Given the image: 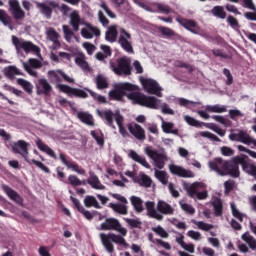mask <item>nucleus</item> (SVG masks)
<instances>
[{
  "label": "nucleus",
  "instance_id": "obj_1",
  "mask_svg": "<svg viewBox=\"0 0 256 256\" xmlns=\"http://www.w3.org/2000/svg\"><path fill=\"white\" fill-rule=\"evenodd\" d=\"M239 156H234L231 160H224L221 157L214 158V160L209 162V168L211 171H215L221 177L229 176L232 179H237L241 175L239 170V162L236 161Z\"/></svg>",
  "mask_w": 256,
  "mask_h": 256
},
{
  "label": "nucleus",
  "instance_id": "obj_2",
  "mask_svg": "<svg viewBox=\"0 0 256 256\" xmlns=\"http://www.w3.org/2000/svg\"><path fill=\"white\" fill-rule=\"evenodd\" d=\"M145 207L148 217H151V219H156V221H163V215L175 214V209L173 208V206L163 200H159L157 203L158 212L155 210V202L153 201H147L145 203Z\"/></svg>",
  "mask_w": 256,
  "mask_h": 256
},
{
  "label": "nucleus",
  "instance_id": "obj_3",
  "mask_svg": "<svg viewBox=\"0 0 256 256\" xmlns=\"http://www.w3.org/2000/svg\"><path fill=\"white\" fill-rule=\"evenodd\" d=\"M12 151L17 155H21V157H23V159L26 161V163H29V165H35L44 173H51L49 167L45 166L43 162L29 158V143L25 142V140H18L17 142H15L12 145Z\"/></svg>",
  "mask_w": 256,
  "mask_h": 256
},
{
  "label": "nucleus",
  "instance_id": "obj_4",
  "mask_svg": "<svg viewBox=\"0 0 256 256\" xmlns=\"http://www.w3.org/2000/svg\"><path fill=\"white\" fill-rule=\"evenodd\" d=\"M126 96L130 101L136 103V105H141V107H147L148 109H159V105H161V100L140 92H131Z\"/></svg>",
  "mask_w": 256,
  "mask_h": 256
},
{
  "label": "nucleus",
  "instance_id": "obj_5",
  "mask_svg": "<svg viewBox=\"0 0 256 256\" xmlns=\"http://www.w3.org/2000/svg\"><path fill=\"white\" fill-rule=\"evenodd\" d=\"M99 237L104 249H106L107 253H109L110 255L115 253V246L113 245V243H116V245H123V247H127V241L121 235H117L115 233H100Z\"/></svg>",
  "mask_w": 256,
  "mask_h": 256
},
{
  "label": "nucleus",
  "instance_id": "obj_6",
  "mask_svg": "<svg viewBox=\"0 0 256 256\" xmlns=\"http://www.w3.org/2000/svg\"><path fill=\"white\" fill-rule=\"evenodd\" d=\"M184 189L191 199L203 201L209 197V192L205 189V183L194 182L193 184H184Z\"/></svg>",
  "mask_w": 256,
  "mask_h": 256
},
{
  "label": "nucleus",
  "instance_id": "obj_7",
  "mask_svg": "<svg viewBox=\"0 0 256 256\" xmlns=\"http://www.w3.org/2000/svg\"><path fill=\"white\" fill-rule=\"evenodd\" d=\"M136 90H137V86L129 82L119 83V84H116L114 86V89L108 93V97L110 101H122L123 97L127 95V91H136Z\"/></svg>",
  "mask_w": 256,
  "mask_h": 256
},
{
  "label": "nucleus",
  "instance_id": "obj_8",
  "mask_svg": "<svg viewBox=\"0 0 256 256\" xmlns=\"http://www.w3.org/2000/svg\"><path fill=\"white\" fill-rule=\"evenodd\" d=\"M100 231H117L122 237H127V228L123 227L116 218H106L100 225Z\"/></svg>",
  "mask_w": 256,
  "mask_h": 256
},
{
  "label": "nucleus",
  "instance_id": "obj_9",
  "mask_svg": "<svg viewBox=\"0 0 256 256\" xmlns=\"http://www.w3.org/2000/svg\"><path fill=\"white\" fill-rule=\"evenodd\" d=\"M12 43L16 51H25V53H40L41 49L31 41L19 39L17 36H12Z\"/></svg>",
  "mask_w": 256,
  "mask_h": 256
},
{
  "label": "nucleus",
  "instance_id": "obj_10",
  "mask_svg": "<svg viewBox=\"0 0 256 256\" xmlns=\"http://www.w3.org/2000/svg\"><path fill=\"white\" fill-rule=\"evenodd\" d=\"M116 75H131V60L127 57H121L117 60V66L113 68Z\"/></svg>",
  "mask_w": 256,
  "mask_h": 256
},
{
  "label": "nucleus",
  "instance_id": "obj_11",
  "mask_svg": "<svg viewBox=\"0 0 256 256\" xmlns=\"http://www.w3.org/2000/svg\"><path fill=\"white\" fill-rule=\"evenodd\" d=\"M36 7L46 19H51L53 17V9H59V3L55 1H49L47 3L37 2Z\"/></svg>",
  "mask_w": 256,
  "mask_h": 256
},
{
  "label": "nucleus",
  "instance_id": "obj_12",
  "mask_svg": "<svg viewBox=\"0 0 256 256\" xmlns=\"http://www.w3.org/2000/svg\"><path fill=\"white\" fill-rule=\"evenodd\" d=\"M141 84L144 87L146 93L150 95H156V97H163V93H161V87H159V83L153 79H143L141 80Z\"/></svg>",
  "mask_w": 256,
  "mask_h": 256
},
{
  "label": "nucleus",
  "instance_id": "obj_13",
  "mask_svg": "<svg viewBox=\"0 0 256 256\" xmlns=\"http://www.w3.org/2000/svg\"><path fill=\"white\" fill-rule=\"evenodd\" d=\"M112 197L114 199H117V201H120V203H124V204L110 203L109 204L110 209H113V211H115V213H119V215H127V213H129L127 208V203L129 202L127 201V198H125L124 196H121V194H113Z\"/></svg>",
  "mask_w": 256,
  "mask_h": 256
},
{
  "label": "nucleus",
  "instance_id": "obj_14",
  "mask_svg": "<svg viewBox=\"0 0 256 256\" xmlns=\"http://www.w3.org/2000/svg\"><path fill=\"white\" fill-rule=\"evenodd\" d=\"M9 11L15 21H23L25 19V10L21 8L19 0H9Z\"/></svg>",
  "mask_w": 256,
  "mask_h": 256
},
{
  "label": "nucleus",
  "instance_id": "obj_15",
  "mask_svg": "<svg viewBox=\"0 0 256 256\" xmlns=\"http://www.w3.org/2000/svg\"><path fill=\"white\" fill-rule=\"evenodd\" d=\"M47 75L50 83H61V77L67 83H75V80L65 74V72L62 70H50L48 71Z\"/></svg>",
  "mask_w": 256,
  "mask_h": 256
},
{
  "label": "nucleus",
  "instance_id": "obj_16",
  "mask_svg": "<svg viewBox=\"0 0 256 256\" xmlns=\"http://www.w3.org/2000/svg\"><path fill=\"white\" fill-rule=\"evenodd\" d=\"M145 153H146V155H148V157H150V159L154 160L155 167H157V169H164L165 155L158 153L157 150H153L150 147H147L145 149Z\"/></svg>",
  "mask_w": 256,
  "mask_h": 256
},
{
  "label": "nucleus",
  "instance_id": "obj_17",
  "mask_svg": "<svg viewBox=\"0 0 256 256\" xmlns=\"http://www.w3.org/2000/svg\"><path fill=\"white\" fill-rule=\"evenodd\" d=\"M176 21L177 23H179V25L184 27V29L190 31V33H193L194 35H199V25L195 22V20L178 16L176 18Z\"/></svg>",
  "mask_w": 256,
  "mask_h": 256
},
{
  "label": "nucleus",
  "instance_id": "obj_18",
  "mask_svg": "<svg viewBox=\"0 0 256 256\" xmlns=\"http://www.w3.org/2000/svg\"><path fill=\"white\" fill-rule=\"evenodd\" d=\"M59 159L67 169H72V171H75L78 175H85V169L81 168L77 162L67 159V155L60 153Z\"/></svg>",
  "mask_w": 256,
  "mask_h": 256
},
{
  "label": "nucleus",
  "instance_id": "obj_19",
  "mask_svg": "<svg viewBox=\"0 0 256 256\" xmlns=\"http://www.w3.org/2000/svg\"><path fill=\"white\" fill-rule=\"evenodd\" d=\"M2 191L6 193L7 197L11 199V201H14L17 205H20V207H23V197L17 193V191L13 190V188L7 186V184L1 185Z\"/></svg>",
  "mask_w": 256,
  "mask_h": 256
},
{
  "label": "nucleus",
  "instance_id": "obj_20",
  "mask_svg": "<svg viewBox=\"0 0 256 256\" xmlns=\"http://www.w3.org/2000/svg\"><path fill=\"white\" fill-rule=\"evenodd\" d=\"M169 171L172 173V175H177V177H183L185 179L195 177V174H193L191 170H187L175 164L169 165Z\"/></svg>",
  "mask_w": 256,
  "mask_h": 256
},
{
  "label": "nucleus",
  "instance_id": "obj_21",
  "mask_svg": "<svg viewBox=\"0 0 256 256\" xmlns=\"http://www.w3.org/2000/svg\"><path fill=\"white\" fill-rule=\"evenodd\" d=\"M81 35L84 39H93V37H101V30L97 26L90 23L86 24L85 28L81 29Z\"/></svg>",
  "mask_w": 256,
  "mask_h": 256
},
{
  "label": "nucleus",
  "instance_id": "obj_22",
  "mask_svg": "<svg viewBox=\"0 0 256 256\" xmlns=\"http://www.w3.org/2000/svg\"><path fill=\"white\" fill-rule=\"evenodd\" d=\"M128 131L137 139L138 141H145L147 139V136L145 135V129L141 127L139 124H127Z\"/></svg>",
  "mask_w": 256,
  "mask_h": 256
},
{
  "label": "nucleus",
  "instance_id": "obj_23",
  "mask_svg": "<svg viewBox=\"0 0 256 256\" xmlns=\"http://www.w3.org/2000/svg\"><path fill=\"white\" fill-rule=\"evenodd\" d=\"M236 163H238V165H241L242 171H244V173H247L248 175H251V173L253 172V167H255V164L251 163L249 156L245 154L238 156V158H236Z\"/></svg>",
  "mask_w": 256,
  "mask_h": 256
},
{
  "label": "nucleus",
  "instance_id": "obj_24",
  "mask_svg": "<svg viewBox=\"0 0 256 256\" xmlns=\"http://www.w3.org/2000/svg\"><path fill=\"white\" fill-rule=\"evenodd\" d=\"M236 163H238V165H241L242 171H244V173H247L248 175H251V173L253 172V167H255V164L251 163L249 156L245 154L238 156V158H236Z\"/></svg>",
  "mask_w": 256,
  "mask_h": 256
},
{
  "label": "nucleus",
  "instance_id": "obj_25",
  "mask_svg": "<svg viewBox=\"0 0 256 256\" xmlns=\"http://www.w3.org/2000/svg\"><path fill=\"white\" fill-rule=\"evenodd\" d=\"M230 141H238L244 143V145H251L253 138L247 134V132L240 130L238 133H232L229 135Z\"/></svg>",
  "mask_w": 256,
  "mask_h": 256
},
{
  "label": "nucleus",
  "instance_id": "obj_26",
  "mask_svg": "<svg viewBox=\"0 0 256 256\" xmlns=\"http://www.w3.org/2000/svg\"><path fill=\"white\" fill-rule=\"evenodd\" d=\"M38 89L37 94L38 95H45L46 97L51 95V91H53V87L51 84H49V81L45 78H41L38 80Z\"/></svg>",
  "mask_w": 256,
  "mask_h": 256
},
{
  "label": "nucleus",
  "instance_id": "obj_27",
  "mask_svg": "<svg viewBox=\"0 0 256 256\" xmlns=\"http://www.w3.org/2000/svg\"><path fill=\"white\" fill-rule=\"evenodd\" d=\"M98 114L102 119H105L106 125H108V127L116 129L115 124L113 123V119H115V113H113L112 110H105L103 112L98 111Z\"/></svg>",
  "mask_w": 256,
  "mask_h": 256
},
{
  "label": "nucleus",
  "instance_id": "obj_28",
  "mask_svg": "<svg viewBox=\"0 0 256 256\" xmlns=\"http://www.w3.org/2000/svg\"><path fill=\"white\" fill-rule=\"evenodd\" d=\"M36 145L40 151L46 153V155H49V157H52V159H57V154H55V151H53V149H51V147H49L47 144L43 143L41 138L36 140Z\"/></svg>",
  "mask_w": 256,
  "mask_h": 256
},
{
  "label": "nucleus",
  "instance_id": "obj_29",
  "mask_svg": "<svg viewBox=\"0 0 256 256\" xmlns=\"http://www.w3.org/2000/svg\"><path fill=\"white\" fill-rule=\"evenodd\" d=\"M129 157L136 163H139V165H142V167H145V169H151V165H149V162H147V159L145 157L140 156L135 152V150H131L129 152Z\"/></svg>",
  "mask_w": 256,
  "mask_h": 256
},
{
  "label": "nucleus",
  "instance_id": "obj_30",
  "mask_svg": "<svg viewBox=\"0 0 256 256\" xmlns=\"http://www.w3.org/2000/svg\"><path fill=\"white\" fill-rule=\"evenodd\" d=\"M87 183L90 184L92 189H98V190L105 189V186L101 184L99 177H97V175H95L94 172L89 173V178L87 179Z\"/></svg>",
  "mask_w": 256,
  "mask_h": 256
},
{
  "label": "nucleus",
  "instance_id": "obj_31",
  "mask_svg": "<svg viewBox=\"0 0 256 256\" xmlns=\"http://www.w3.org/2000/svg\"><path fill=\"white\" fill-rule=\"evenodd\" d=\"M77 118L84 123L85 125H88L89 127L95 126V121L93 120V115L89 114L88 112H77Z\"/></svg>",
  "mask_w": 256,
  "mask_h": 256
},
{
  "label": "nucleus",
  "instance_id": "obj_32",
  "mask_svg": "<svg viewBox=\"0 0 256 256\" xmlns=\"http://www.w3.org/2000/svg\"><path fill=\"white\" fill-rule=\"evenodd\" d=\"M47 37L52 41L55 49H59L61 47V42H59V33L55 30V28H49L47 31Z\"/></svg>",
  "mask_w": 256,
  "mask_h": 256
},
{
  "label": "nucleus",
  "instance_id": "obj_33",
  "mask_svg": "<svg viewBox=\"0 0 256 256\" xmlns=\"http://www.w3.org/2000/svg\"><path fill=\"white\" fill-rule=\"evenodd\" d=\"M130 203L134 207L136 213H143V211H145V208L143 207V199L139 196H131Z\"/></svg>",
  "mask_w": 256,
  "mask_h": 256
},
{
  "label": "nucleus",
  "instance_id": "obj_34",
  "mask_svg": "<svg viewBox=\"0 0 256 256\" xmlns=\"http://www.w3.org/2000/svg\"><path fill=\"white\" fill-rule=\"evenodd\" d=\"M70 25L73 28V31H79V25H81V16L79 12L73 11L70 14Z\"/></svg>",
  "mask_w": 256,
  "mask_h": 256
},
{
  "label": "nucleus",
  "instance_id": "obj_35",
  "mask_svg": "<svg viewBox=\"0 0 256 256\" xmlns=\"http://www.w3.org/2000/svg\"><path fill=\"white\" fill-rule=\"evenodd\" d=\"M213 209H214V215L215 217H222L223 216V201L219 198H216L211 203Z\"/></svg>",
  "mask_w": 256,
  "mask_h": 256
},
{
  "label": "nucleus",
  "instance_id": "obj_36",
  "mask_svg": "<svg viewBox=\"0 0 256 256\" xmlns=\"http://www.w3.org/2000/svg\"><path fill=\"white\" fill-rule=\"evenodd\" d=\"M118 33L119 32L117 31V26H110L105 34L106 41H109L110 43H115V41H117Z\"/></svg>",
  "mask_w": 256,
  "mask_h": 256
},
{
  "label": "nucleus",
  "instance_id": "obj_37",
  "mask_svg": "<svg viewBox=\"0 0 256 256\" xmlns=\"http://www.w3.org/2000/svg\"><path fill=\"white\" fill-rule=\"evenodd\" d=\"M118 43L123 48V50L126 51V53H129V54L135 53L131 42H129V40L125 39L123 36H119Z\"/></svg>",
  "mask_w": 256,
  "mask_h": 256
},
{
  "label": "nucleus",
  "instance_id": "obj_38",
  "mask_svg": "<svg viewBox=\"0 0 256 256\" xmlns=\"http://www.w3.org/2000/svg\"><path fill=\"white\" fill-rule=\"evenodd\" d=\"M84 205L85 207H87L88 209H90V207H94L95 209H101V205L99 204V202L97 201V198H95V196H91V195H87L84 199Z\"/></svg>",
  "mask_w": 256,
  "mask_h": 256
},
{
  "label": "nucleus",
  "instance_id": "obj_39",
  "mask_svg": "<svg viewBox=\"0 0 256 256\" xmlns=\"http://www.w3.org/2000/svg\"><path fill=\"white\" fill-rule=\"evenodd\" d=\"M211 13L218 19H226L227 17V12H225V8L223 6H214Z\"/></svg>",
  "mask_w": 256,
  "mask_h": 256
},
{
  "label": "nucleus",
  "instance_id": "obj_40",
  "mask_svg": "<svg viewBox=\"0 0 256 256\" xmlns=\"http://www.w3.org/2000/svg\"><path fill=\"white\" fill-rule=\"evenodd\" d=\"M242 241H245V243H247L249 245L250 249L255 251L256 239H255V237L251 236V234L249 232H246L242 235Z\"/></svg>",
  "mask_w": 256,
  "mask_h": 256
},
{
  "label": "nucleus",
  "instance_id": "obj_41",
  "mask_svg": "<svg viewBox=\"0 0 256 256\" xmlns=\"http://www.w3.org/2000/svg\"><path fill=\"white\" fill-rule=\"evenodd\" d=\"M96 87L99 90L107 89L109 87V82H107V78L103 77V75L99 74L95 79Z\"/></svg>",
  "mask_w": 256,
  "mask_h": 256
},
{
  "label": "nucleus",
  "instance_id": "obj_42",
  "mask_svg": "<svg viewBox=\"0 0 256 256\" xmlns=\"http://www.w3.org/2000/svg\"><path fill=\"white\" fill-rule=\"evenodd\" d=\"M115 121L118 125V129H119V132L121 133V135L123 137H126L127 130L125 129V127H123V121H124L123 115H121L119 112L116 113L115 114Z\"/></svg>",
  "mask_w": 256,
  "mask_h": 256
},
{
  "label": "nucleus",
  "instance_id": "obj_43",
  "mask_svg": "<svg viewBox=\"0 0 256 256\" xmlns=\"http://www.w3.org/2000/svg\"><path fill=\"white\" fill-rule=\"evenodd\" d=\"M154 175L162 185L169 183V175L163 170H155Z\"/></svg>",
  "mask_w": 256,
  "mask_h": 256
},
{
  "label": "nucleus",
  "instance_id": "obj_44",
  "mask_svg": "<svg viewBox=\"0 0 256 256\" xmlns=\"http://www.w3.org/2000/svg\"><path fill=\"white\" fill-rule=\"evenodd\" d=\"M206 111L208 113H226L227 111V107L225 106H221L219 104H216V105H207L206 106Z\"/></svg>",
  "mask_w": 256,
  "mask_h": 256
},
{
  "label": "nucleus",
  "instance_id": "obj_45",
  "mask_svg": "<svg viewBox=\"0 0 256 256\" xmlns=\"http://www.w3.org/2000/svg\"><path fill=\"white\" fill-rule=\"evenodd\" d=\"M184 121H186L187 124L190 125V127H197V128H201L203 127V125H205V123L198 121L197 119L189 116V115H185L184 116Z\"/></svg>",
  "mask_w": 256,
  "mask_h": 256
},
{
  "label": "nucleus",
  "instance_id": "obj_46",
  "mask_svg": "<svg viewBox=\"0 0 256 256\" xmlns=\"http://www.w3.org/2000/svg\"><path fill=\"white\" fill-rule=\"evenodd\" d=\"M192 223L198 227L201 231H211V229H215L213 224H208L203 221L192 220Z\"/></svg>",
  "mask_w": 256,
  "mask_h": 256
},
{
  "label": "nucleus",
  "instance_id": "obj_47",
  "mask_svg": "<svg viewBox=\"0 0 256 256\" xmlns=\"http://www.w3.org/2000/svg\"><path fill=\"white\" fill-rule=\"evenodd\" d=\"M6 77H15V75H23L21 71L15 66H8L4 69Z\"/></svg>",
  "mask_w": 256,
  "mask_h": 256
},
{
  "label": "nucleus",
  "instance_id": "obj_48",
  "mask_svg": "<svg viewBox=\"0 0 256 256\" xmlns=\"http://www.w3.org/2000/svg\"><path fill=\"white\" fill-rule=\"evenodd\" d=\"M179 205H180L182 211H184L188 215H195V208L191 204H187V203H185V201L181 200L179 202Z\"/></svg>",
  "mask_w": 256,
  "mask_h": 256
},
{
  "label": "nucleus",
  "instance_id": "obj_49",
  "mask_svg": "<svg viewBox=\"0 0 256 256\" xmlns=\"http://www.w3.org/2000/svg\"><path fill=\"white\" fill-rule=\"evenodd\" d=\"M18 85H21V87H23L24 91H26V93H33V86L31 85V83L23 78H19L17 80Z\"/></svg>",
  "mask_w": 256,
  "mask_h": 256
},
{
  "label": "nucleus",
  "instance_id": "obj_50",
  "mask_svg": "<svg viewBox=\"0 0 256 256\" xmlns=\"http://www.w3.org/2000/svg\"><path fill=\"white\" fill-rule=\"evenodd\" d=\"M62 29H63V33H64L65 40H66L68 43H71V40L73 39V37H75V33H74L73 30H71V28H69V26H67V25H63V26H62Z\"/></svg>",
  "mask_w": 256,
  "mask_h": 256
},
{
  "label": "nucleus",
  "instance_id": "obj_51",
  "mask_svg": "<svg viewBox=\"0 0 256 256\" xmlns=\"http://www.w3.org/2000/svg\"><path fill=\"white\" fill-rule=\"evenodd\" d=\"M158 31L163 35L164 37H175L177 35L173 29L165 26L158 27Z\"/></svg>",
  "mask_w": 256,
  "mask_h": 256
},
{
  "label": "nucleus",
  "instance_id": "obj_52",
  "mask_svg": "<svg viewBox=\"0 0 256 256\" xmlns=\"http://www.w3.org/2000/svg\"><path fill=\"white\" fill-rule=\"evenodd\" d=\"M125 223H127L131 229H139L143 223L139 219L124 218Z\"/></svg>",
  "mask_w": 256,
  "mask_h": 256
},
{
  "label": "nucleus",
  "instance_id": "obj_53",
  "mask_svg": "<svg viewBox=\"0 0 256 256\" xmlns=\"http://www.w3.org/2000/svg\"><path fill=\"white\" fill-rule=\"evenodd\" d=\"M0 21L3 25H11V16L5 10H0Z\"/></svg>",
  "mask_w": 256,
  "mask_h": 256
},
{
  "label": "nucleus",
  "instance_id": "obj_54",
  "mask_svg": "<svg viewBox=\"0 0 256 256\" xmlns=\"http://www.w3.org/2000/svg\"><path fill=\"white\" fill-rule=\"evenodd\" d=\"M88 93H90L91 97L98 103H107V98L105 96L97 94L93 90L87 89Z\"/></svg>",
  "mask_w": 256,
  "mask_h": 256
},
{
  "label": "nucleus",
  "instance_id": "obj_55",
  "mask_svg": "<svg viewBox=\"0 0 256 256\" xmlns=\"http://www.w3.org/2000/svg\"><path fill=\"white\" fill-rule=\"evenodd\" d=\"M75 63H76V65L81 67V69H83V71H89V63L86 62L85 58L76 57Z\"/></svg>",
  "mask_w": 256,
  "mask_h": 256
},
{
  "label": "nucleus",
  "instance_id": "obj_56",
  "mask_svg": "<svg viewBox=\"0 0 256 256\" xmlns=\"http://www.w3.org/2000/svg\"><path fill=\"white\" fill-rule=\"evenodd\" d=\"M152 231L154 233H156L157 235H159L160 237H162L163 239H168L169 238V233H167V231L161 226H157V227L152 228Z\"/></svg>",
  "mask_w": 256,
  "mask_h": 256
},
{
  "label": "nucleus",
  "instance_id": "obj_57",
  "mask_svg": "<svg viewBox=\"0 0 256 256\" xmlns=\"http://www.w3.org/2000/svg\"><path fill=\"white\" fill-rule=\"evenodd\" d=\"M212 119H214V121H217V123H221V125H224V127H231V120H227L223 116L214 115L212 116Z\"/></svg>",
  "mask_w": 256,
  "mask_h": 256
},
{
  "label": "nucleus",
  "instance_id": "obj_58",
  "mask_svg": "<svg viewBox=\"0 0 256 256\" xmlns=\"http://www.w3.org/2000/svg\"><path fill=\"white\" fill-rule=\"evenodd\" d=\"M156 9L158 13H164V15H169V13H171V7H169V5L157 3Z\"/></svg>",
  "mask_w": 256,
  "mask_h": 256
},
{
  "label": "nucleus",
  "instance_id": "obj_59",
  "mask_svg": "<svg viewBox=\"0 0 256 256\" xmlns=\"http://www.w3.org/2000/svg\"><path fill=\"white\" fill-rule=\"evenodd\" d=\"M68 183L72 187H80L81 186V179H79V177L71 174V175L68 176Z\"/></svg>",
  "mask_w": 256,
  "mask_h": 256
},
{
  "label": "nucleus",
  "instance_id": "obj_60",
  "mask_svg": "<svg viewBox=\"0 0 256 256\" xmlns=\"http://www.w3.org/2000/svg\"><path fill=\"white\" fill-rule=\"evenodd\" d=\"M72 95L74 97H80V99H87V97H89V94H87V92L79 88H73Z\"/></svg>",
  "mask_w": 256,
  "mask_h": 256
},
{
  "label": "nucleus",
  "instance_id": "obj_61",
  "mask_svg": "<svg viewBox=\"0 0 256 256\" xmlns=\"http://www.w3.org/2000/svg\"><path fill=\"white\" fill-rule=\"evenodd\" d=\"M137 183H139L141 187H151V183H153V181L151 180V177H149L147 174H143L141 176V182Z\"/></svg>",
  "mask_w": 256,
  "mask_h": 256
},
{
  "label": "nucleus",
  "instance_id": "obj_62",
  "mask_svg": "<svg viewBox=\"0 0 256 256\" xmlns=\"http://www.w3.org/2000/svg\"><path fill=\"white\" fill-rule=\"evenodd\" d=\"M98 21L103 27H109V19L105 17V14L101 10L98 11Z\"/></svg>",
  "mask_w": 256,
  "mask_h": 256
},
{
  "label": "nucleus",
  "instance_id": "obj_63",
  "mask_svg": "<svg viewBox=\"0 0 256 256\" xmlns=\"http://www.w3.org/2000/svg\"><path fill=\"white\" fill-rule=\"evenodd\" d=\"M232 215L235 219H238L240 223H243V213H241L234 204H231Z\"/></svg>",
  "mask_w": 256,
  "mask_h": 256
},
{
  "label": "nucleus",
  "instance_id": "obj_64",
  "mask_svg": "<svg viewBox=\"0 0 256 256\" xmlns=\"http://www.w3.org/2000/svg\"><path fill=\"white\" fill-rule=\"evenodd\" d=\"M80 213H82L88 221H93V218L97 215V211L89 212V210H85V208H81Z\"/></svg>",
  "mask_w": 256,
  "mask_h": 256
}]
</instances>
